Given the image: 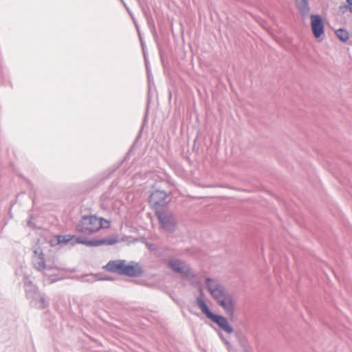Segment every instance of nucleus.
Wrapping results in <instances>:
<instances>
[{"mask_svg": "<svg viewBox=\"0 0 352 352\" xmlns=\"http://www.w3.org/2000/svg\"><path fill=\"white\" fill-rule=\"evenodd\" d=\"M111 227V221L96 214L84 215L76 226V230L83 234L91 235L98 232L101 229Z\"/></svg>", "mask_w": 352, "mask_h": 352, "instance_id": "f257e3e1", "label": "nucleus"}, {"mask_svg": "<svg viewBox=\"0 0 352 352\" xmlns=\"http://www.w3.org/2000/svg\"><path fill=\"white\" fill-rule=\"evenodd\" d=\"M104 268L111 272H115L128 276H139L142 270L140 265L135 262L127 263L125 261L118 260L109 261Z\"/></svg>", "mask_w": 352, "mask_h": 352, "instance_id": "f03ea898", "label": "nucleus"}, {"mask_svg": "<svg viewBox=\"0 0 352 352\" xmlns=\"http://www.w3.org/2000/svg\"><path fill=\"white\" fill-rule=\"evenodd\" d=\"M75 239L77 243H82L89 246H100L102 245H113L118 242V239L116 238H110V239H102L98 240H92V241H86L82 240L80 237H75L73 235H59L57 236L58 243H67L68 242Z\"/></svg>", "mask_w": 352, "mask_h": 352, "instance_id": "7ed1b4c3", "label": "nucleus"}, {"mask_svg": "<svg viewBox=\"0 0 352 352\" xmlns=\"http://www.w3.org/2000/svg\"><path fill=\"white\" fill-rule=\"evenodd\" d=\"M197 305L209 319L217 323L223 331L228 333H231L233 331L232 327L228 323L226 318L219 315L213 314L201 298L197 299Z\"/></svg>", "mask_w": 352, "mask_h": 352, "instance_id": "20e7f679", "label": "nucleus"}, {"mask_svg": "<svg viewBox=\"0 0 352 352\" xmlns=\"http://www.w3.org/2000/svg\"><path fill=\"white\" fill-rule=\"evenodd\" d=\"M170 202L169 195L164 190H156L151 192L148 203L151 207L155 210L162 211V209Z\"/></svg>", "mask_w": 352, "mask_h": 352, "instance_id": "39448f33", "label": "nucleus"}, {"mask_svg": "<svg viewBox=\"0 0 352 352\" xmlns=\"http://www.w3.org/2000/svg\"><path fill=\"white\" fill-rule=\"evenodd\" d=\"M156 214L163 229L166 231H172L175 228V221L170 212L167 210L157 211Z\"/></svg>", "mask_w": 352, "mask_h": 352, "instance_id": "423d86ee", "label": "nucleus"}, {"mask_svg": "<svg viewBox=\"0 0 352 352\" xmlns=\"http://www.w3.org/2000/svg\"><path fill=\"white\" fill-rule=\"evenodd\" d=\"M206 285L209 292L217 302L227 295L223 287L216 280L207 279Z\"/></svg>", "mask_w": 352, "mask_h": 352, "instance_id": "0eeeda50", "label": "nucleus"}, {"mask_svg": "<svg viewBox=\"0 0 352 352\" xmlns=\"http://www.w3.org/2000/svg\"><path fill=\"white\" fill-rule=\"evenodd\" d=\"M311 28L314 36L316 38H319L324 34V28L322 19L319 15H311Z\"/></svg>", "mask_w": 352, "mask_h": 352, "instance_id": "6e6552de", "label": "nucleus"}, {"mask_svg": "<svg viewBox=\"0 0 352 352\" xmlns=\"http://www.w3.org/2000/svg\"><path fill=\"white\" fill-rule=\"evenodd\" d=\"M169 267L175 272L189 276L190 274V268L188 265L179 260L170 259L168 261Z\"/></svg>", "mask_w": 352, "mask_h": 352, "instance_id": "1a4fd4ad", "label": "nucleus"}, {"mask_svg": "<svg viewBox=\"0 0 352 352\" xmlns=\"http://www.w3.org/2000/svg\"><path fill=\"white\" fill-rule=\"evenodd\" d=\"M217 302L223 308L228 316H233L234 311V302L230 295L227 294L226 296H224L223 298L220 299Z\"/></svg>", "mask_w": 352, "mask_h": 352, "instance_id": "9d476101", "label": "nucleus"}, {"mask_svg": "<svg viewBox=\"0 0 352 352\" xmlns=\"http://www.w3.org/2000/svg\"><path fill=\"white\" fill-rule=\"evenodd\" d=\"M297 7L302 14H307L309 11L307 0H296Z\"/></svg>", "mask_w": 352, "mask_h": 352, "instance_id": "9b49d317", "label": "nucleus"}, {"mask_svg": "<svg viewBox=\"0 0 352 352\" xmlns=\"http://www.w3.org/2000/svg\"><path fill=\"white\" fill-rule=\"evenodd\" d=\"M336 35L340 38V41L343 42H346L349 38V32L343 29H339L336 31Z\"/></svg>", "mask_w": 352, "mask_h": 352, "instance_id": "f8f14e48", "label": "nucleus"}, {"mask_svg": "<svg viewBox=\"0 0 352 352\" xmlns=\"http://www.w3.org/2000/svg\"><path fill=\"white\" fill-rule=\"evenodd\" d=\"M36 267L38 270H43L45 268V263L43 260H41L38 263L36 264Z\"/></svg>", "mask_w": 352, "mask_h": 352, "instance_id": "ddd939ff", "label": "nucleus"}, {"mask_svg": "<svg viewBox=\"0 0 352 352\" xmlns=\"http://www.w3.org/2000/svg\"><path fill=\"white\" fill-rule=\"evenodd\" d=\"M348 3L349 10L352 12V0H346Z\"/></svg>", "mask_w": 352, "mask_h": 352, "instance_id": "4468645a", "label": "nucleus"}]
</instances>
